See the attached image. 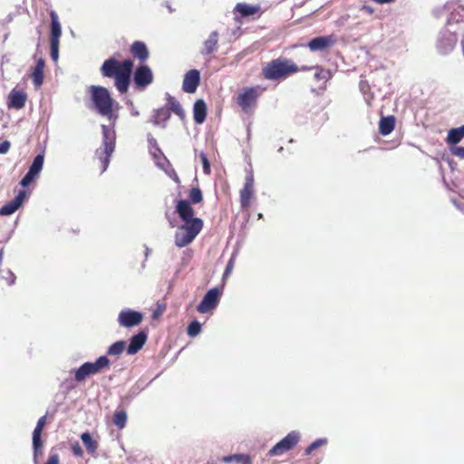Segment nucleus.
<instances>
[{
	"label": "nucleus",
	"instance_id": "1",
	"mask_svg": "<svg viewBox=\"0 0 464 464\" xmlns=\"http://www.w3.org/2000/svg\"><path fill=\"white\" fill-rule=\"evenodd\" d=\"M88 93L92 102V107L101 116L106 117L109 121H112L111 126L102 125V148L96 150V156L100 159L102 163V172L107 170L111 154L115 150V131L114 122L118 118L113 111L114 107L119 104L111 97L109 90L101 85H91L88 88Z\"/></svg>",
	"mask_w": 464,
	"mask_h": 464
},
{
	"label": "nucleus",
	"instance_id": "2",
	"mask_svg": "<svg viewBox=\"0 0 464 464\" xmlns=\"http://www.w3.org/2000/svg\"><path fill=\"white\" fill-rule=\"evenodd\" d=\"M133 66L134 63L130 58L120 62L115 56H111L102 63L100 71L103 77L114 79L116 89L124 94L130 88Z\"/></svg>",
	"mask_w": 464,
	"mask_h": 464
},
{
	"label": "nucleus",
	"instance_id": "3",
	"mask_svg": "<svg viewBox=\"0 0 464 464\" xmlns=\"http://www.w3.org/2000/svg\"><path fill=\"white\" fill-rule=\"evenodd\" d=\"M306 67L299 69L297 65L286 58H277L269 62L262 71L264 77L267 80H278L285 78L289 74L306 70Z\"/></svg>",
	"mask_w": 464,
	"mask_h": 464
},
{
	"label": "nucleus",
	"instance_id": "4",
	"mask_svg": "<svg viewBox=\"0 0 464 464\" xmlns=\"http://www.w3.org/2000/svg\"><path fill=\"white\" fill-rule=\"evenodd\" d=\"M203 227L201 218H194L191 222L185 223L179 227L180 231L175 234V245L179 247H184L190 244L199 234Z\"/></svg>",
	"mask_w": 464,
	"mask_h": 464
},
{
	"label": "nucleus",
	"instance_id": "5",
	"mask_svg": "<svg viewBox=\"0 0 464 464\" xmlns=\"http://www.w3.org/2000/svg\"><path fill=\"white\" fill-rule=\"evenodd\" d=\"M110 365V360L107 356L102 355L95 362H83L79 368L74 369V380L77 382H83L87 377L99 373L103 368Z\"/></svg>",
	"mask_w": 464,
	"mask_h": 464
},
{
	"label": "nucleus",
	"instance_id": "6",
	"mask_svg": "<svg viewBox=\"0 0 464 464\" xmlns=\"http://www.w3.org/2000/svg\"><path fill=\"white\" fill-rule=\"evenodd\" d=\"M51 35H50V55L51 59L56 63L59 58V43L62 35V27L58 15L54 11H51Z\"/></svg>",
	"mask_w": 464,
	"mask_h": 464
},
{
	"label": "nucleus",
	"instance_id": "7",
	"mask_svg": "<svg viewBox=\"0 0 464 464\" xmlns=\"http://www.w3.org/2000/svg\"><path fill=\"white\" fill-rule=\"evenodd\" d=\"M132 81L137 90H145L153 82L152 70L145 63L139 64L133 72Z\"/></svg>",
	"mask_w": 464,
	"mask_h": 464
},
{
	"label": "nucleus",
	"instance_id": "8",
	"mask_svg": "<svg viewBox=\"0 0 464 464\" xmlns=\"http://www.w3.org/2000/svg\"><path fill=\"white\" fill-rule=\"evenodd\" d=\"M300 432L293 430L285 437L279 440L270 450L267 455L269 457L278 456L284 452L291 450L300 440Z\"/></svg>",
	"mask_w": 464,
	"mask_h": 464
},
{
	"label": "nucleus",
	"instance_id": "9",
	"mask_svg": "<svg viewBox=\"0 0 464 464\" xmlns=\"http://www.w3.org/2000/svg\"><path fill=\"white\" fill-rule=\"evenodd\" d=\"M147 140L149 143L150 154L151 155L155 165L159 169L167 172V169L170 167V163L159 147L156 139L150 133H149L147 135Z\"/></svg>",
	"mask_w": 464,
	"mask_h": 464
},
{
	"label": "nucleus",
	"instance_id": "10",
	"mask_svg": "<svg viewBox=\"0 0 464 464\" xmlns=\"http://www.w3.org/2000/svg\"><path fill=\"white\" fill-rule=\"evenodd\" d=\"M143 314L130 308L122 309L118 314V324L124 328H132L141 324Z\"/></svg>",
	"mask_w": 464,
	"mask_h": 464
},
{
	"label": "nucleus",
	"instance_id": "11",
	"mask_svg": "<svg viewBox=\"0 0 464 464\" xmlns=\"http://www.w3.org/2000/svg\"><path fill=\"white\" fill-rule=\"evenodd\" d=\"M222 292L219 288L214 287L209 289L205 295L203 296L202 300L198 304L197 310L200 314H206L209 311L214 310L220 300Z\"/></svg>",
	"mask_w": 464,
	"mask_h": 464
},
{
	"label": "nucleus",
	"instance_id": "12",
	"mask_svg": "<svg viewBox=\"0 0 464 464\" xmlns=\"http://www.w3.org/2000/svg\"><path fill=\"white\" fill-rule=\"evenodd\" d=\"M458 38L457 35L449 29H443L440 32L437 41V50L440 54H448L453 51Z\"/></svg>",
	"mask_w": 464,
	"mask_h": 464
},
{
	"label": "nucleus",
	"instance_id": "13",
	"mask_svg": "<svg viewBox=\"0 0 464 464\" xmlns=\"http://www.w3.org/2000/svg\"><path fill=\"white\" fill-rule=\"evenodd\" d=\"M44 162V153L37 154L32 164L29 167L28 171L25 173V175L20 180V185L24 188L28 187L34 180L36 179V177L40 174V172L43 169Z\"/></svg>",
	"mask_w": 464,
	"mask_h": 464
},
{
	"label": "nucleus",
	"instance_id": "14",
	"mask_svg": "<svg viewBox=\"0 0 464 464\" xmlns=\"http://www.w3.org/2000/svg\"><path fill=\"white\" fill-rule=\"evenodd\" d=\"M336 43V37L334 34L329 35H321L312 38L308 44L307 47L312 52H324L328 48L334 45Z\"/></svg>",
	"mask_w": 464,
	"mask_h": 464
},
{
	"label": "nucleus",
	"instance_id": "15",
	"mask_svg": "<svg viewBox=\"0 0 464 464\" xmlns=\"http://www.w3.org/2000/svg\"><path fill=\"white\" fill-rule=\"evenodd\" d=\"M200 82V72L192 69L186 72L182 82V90L187 93H194Z\"/></svg>",
	"mask_w": 464,
	"mask_h": 464
},
{
	"label": "nucleus",
	"instance_id": "16",
	"mask_svg": "<svg viewBox=\"0 0 464 464\" xmlns=\"http://www.w3.org/2000/svg\"><path fill=\"white\" fill-rule=\"evenodd\" d=\"M257 98V92L255 88L245 89L243 92L238 94L237 104L241 107L242 111L246 113L249 112L252 105L256 102Z\"/></svg>",
	"mask_w": 464,
	"mask_h": 464
},
{
	"label": "nucleus",
	"instance_id": "17",
	"mask_svg": "<svg viewBox=\"0 0 464 464\" xmlns=\"http://www.w3.org/2000/svg\"><path fill=\"white\" fill-rule=\"evenodd\" d=\"M26 197V191L20 190L11 201L0 208V216H10L14 214L23 205Z\"/></svg>",
	"mask_w": 464,
	"mask_h": 464
},
{
	"label": "nucleus",
	"instance_id": "18",
	"mask_svg": "<svg viewBox=\"0 0 464 464\" xmlns=\"http://www.w3.org/2000/svg\"><path fill=\"white\" fill-rule=\"evenodd\" d=\"M148 335L144 331H140L138 334L130 337L129 345L126 347L127 353L129 355L136 354L145 344Z\"/></svg>",
	"mask_w": 464,
	"mask_h": 464
},
{
	"label": "nucleus",
	"instance_id": "19",
	"mask_svg": "<svg viewBox=\"0 0 464 464\" xmlns=\"http://www.w3.org/2000/svg\"><path fill=\"white\" fill-rule=\"evenodd\" d=\"M176 213L185 223L191 222L195 218H193L194 210L190 203L186 199H180L177 202Z\"/></svg>",
	"mask_w": 464,
	"mask_h": 464
},
{
	"label": "nucleus",
	"instance_id": "20",
	"mask_svg": "<svg viewBox=\"0 0 464 464\" xmlns=\"http://www.w3.org/2000/svg\"><path fill=\"white\" fill-rule=\"evenodd\" d=\"M26 98V94L23 91L13 90L8 96L7 106L11 109L20 110L24 107Z\"/></svg>",
	"mask_w": 464,
	"mask_h": 464
},
{
	"label": "nucleus",
	"instance_id": "21",
	"mask_svg": "<svg viewBox=\"0 0 464 464\" xmlns=\"http://www.w3.org/2000/svg\"><path fill=\"white\" fill-rule=\"evenodd\" d=\"M218 31L211 32L208 39L204 41L200 53L202 55H209L215 53L218 50Z\"/></svg>",
	"mask_w": 464,
	"mask_h": 464
},
{
	"label": "nucleus",
	"instance_id": "22",
	"mask_svg": "<svg viewBox=\"0 0 464 464\" xmlns=\"http://www.w3.org/2000/svg\"><path fill=\"white\" fill-rule=\"evenodd\" d=\"M130 53L140 62H144L149 58V50L144 42L135 41L130 48Z\"/></svg>",
	"mask_w": 464,
	"mask_h": 464
},
{
	"label": "nucleus",
	"instance_id": "23",
	"mask_svg": "<svg viewBox=\"0 0 464 464\" xmlns=\"http://www.w3.org/2000/svg\"><path fill=\"white\" fill-rule=\"evenodd\" d=\"M259 10V5H253L246 3H237L234 8L235 14H238L243 18L254 16Z\"/></svg>",
	"mask_w": 464,
	"mask_h": 464
},
{
	"label": "nucleus",
	"instance_id": "24",
	"mask_svg": "<svg viewBox=\"0 0 464 464\" xmlns=\"http://www.w3.org/2000/svg\"><path fill=\"white\" fill-rule=\"evenodd\" d=\"M193 117L197 124H202L207 117V104L202 99L195 102L193 106Z\"/></svg>",
	"mask_w": 464,
	"mask_h": 464
},
{
	"label": "nucleus",
	"instance_id": "25",
	"mask_svg": "<svg viewBox=\"0 0 464 464\" xmlns=\"http://www.w3.org/2000/svg\"><path fill=\"white\" fill-rule=\"evenodd\" d=\"M165 107H167L169 111L173 112L174 114H176L177 116H179V118L180 120H184L185 118V111L182 108V106L180 105L179 102L176 100L175 97H173L172 95H170L169 93H166V105Z\"/></svg>",
	"mask_w": 464,
	"mask_h": 464
},
{
	"label": "nucleus",
	"instance_id": "26",
	"mask_svg": "<svg viewBox=\"0 0 464 464\" xmlns=\"http://www.w3.org/2000/svg\"><path fill=\"white\" fill-rule=\"evenodd\" d=\"M171 114L169 110L167 107H161L160 109L154 110L153 111V119L151 122L154 125L162 124V128L166 127L167 121L169 120Z\"/></svg>",
	"mask_w": 464,
	"mask_h": 464
},
{
	"label": "nucleus",
	"instance_id": "27",
	"mask_svg": "<svg viewBox=\"0 0 464 464\" xmlns=\"http://www.w3.org/2000/svg\"><path fill=\"white\" fill-rule=\"evenodd\" d=\"M394 126V116L382 117L379 122V131L382 135L387 136L393 130Z\"/></svg>",
	"mask_w": 464,
	"mask_h": 464
},
{
	"label": "nucleus",
	"instance_id": "28",
	"mask_svg": "<svg viewBox=\"0 0 464 464\" xmlns=\"http://www.w3.org/2000/svg\"><path fill=\"white\" fill-rule=\"evenodd\" d=\"M464 138V124L458 128L449 130L447 135V142L456 146Z\"/></svg>",
	"mask_w": 464,
	"mask_h": 464
},
{
	"label": "nucleus",
	"instance_id": "29",
	"mask_svg": "<svg viewBox=\"0 0 464 464\" xmlns=\"http://www.w3.org/2000/svg\"><path fill=\"white\" fill-rule=\"evenodd\" d=\"M313 69L315 70V72L314 74V80H316L317 82H322L323 86L320 87V88L321 89H324L326 82L329 79H331V77H332L331 71L327 70V69H324V68H323L321 66H315V67H313Z\"/></svg>",
	"mask_w": 464,
	"mask_h": 464
},
{
	"label": "nucleus",
	"instance_id": "30",
	"mask_svg": "<svg viewBox=\"0 0 464 464\" xmlns=\"http://www.w3.org/2000/svg\"><path fill=\"white\" fill-rule=\"evenodd\" d=\"M225 463L237 462V464H252V459L248 454H232L223 458Z\"/></svg>",
	"mask_w": 464,
	"mask_h": 464
},
{
	"label": "nucleus",
	"instance_id": "31",
	"mask_svg": "<svg viewBox=\"0 0 464 464\" xmlns=\"http://www.w3.org/2000/svg\"><path fill=\"white\" fill-rule=\"evenodd\" d=\"M81 440L86 447L87 451L93 456L96 453L98 448L97 441L92 439L89 432H83L81 435Z\"/></svg>",
	"mask_w": 464,
	"mask_h": 464
},
{
	"label": "nucleus",
	"instance_id": "32",
	"mask_svg": "<svg viewBox=\"0 0 464 464\" xmlns=\"http://www.w3.org/2000/svg\"><path fill=\"white\" fill-rule=\"evenodd\" d=\"M126 349V342L123 340L117 341L111 344L107 349V354L117 356L123 353Z\"/></svg>",
	"mask_w": 464,
	"mask_h": 464
},
{
	"label": "nucleus",
	"instance_id": "33",
	"mask_svg": "<svg viewBox=\"0 0 464 464\" xmlns=\"http://www.w3.org/2000/svg\"><path fill=\"white\" fill-rule=\"evenodd\" d=\"M127 422V413L124 410H117L113 414V423L119 429H123Z\"/></svg>",
	"mask_w": 464,
	"mask_h": 464
},
{
	"label": "nucleus",
	"instance_id": "34",
	"mask_svg": "<svg viewBox=\"0 0 464 464\" xmlns=\"http://www.w3.org/2000/svg\"><path fill=\"white\" fill-rule=\"evenodd\" d=\"M254 189L243 188L240 190V204L243 208H247L250 205V199L253 196Z\"/></svg>",
	"mask_w": 464,
	"mask_h": 464
},
{
	"label": "nucleus",
	"instance_id": "35",
	"mask_svg": "<svg viewBox=\"0 0 464 464\" xmlns=\"http://www.w3.org/2000/svg\"><path fill=\"white\" fill-rule=\"evenodd\" d=\"M46 424V416L41 417L33 431V439L42 440V432L44 425Z\"/></svg>",
	"mask_w": 464,
	"mask_h": 464
},
{
	"label": "nucleus",
	"instance_id": "36",
	"mask_svg": "<svg viewBox=\"0 0 464 464\" xmlns=\"http://www.w3.org/2000/svg\"><path fill=\"white\" fill-rule=\"evenodd\" d=\"M201 324L198 321L194 320L188 325L187 334L190 337H195L201 332Z\"/></svg>",
	"mask_w": 464,
	"mask_h": 464
},
{
	"label": "nucleus",
	"instance_id": "37",
	"mask_svg": "<svg viewBox=\"0 0 464 464\" xmlns=\"http://www.w3.org/2000/svg\"><path fill=\"white\" fill-rule=\"evenodd\" d=\"M327 444V439L325 438H321V439H317L315 440L314 441H313L305 450H304V455L308 456V455H311L312 452L318 449L319 447L321 446H324V445H326Z\"/></svg>",
	"mask_w": 464,
	"mask_h": 464
},
{
	"label": "nucleus",
	"instance_id": "38",
	"mask_svg": "<svg viewBox=\"0 0 464 464\" xmlns=\"http://www.w3.org/2000/svg\"><path fill=\"white\" fill-rule=\"evenodd\" d=\"M31 77L33 80L34 85L38 88L40 87L44 82V71L34 68L33 72L31 73Z\"/></svg>",
	"mask_w": 464,
	"mask_h": 464
},
{
	"label": "nucleus",
	"instance_id": "39",
	"mask_svg": "<svg viewBox=\"0 0 464 464\" xmlns=\"http://www.w3.org/2000/svg\"><path fill=\"white\" fill-rule=\"evenodd\" d=\"M188 197L193 204H198L202 201V191L198 187L192 188L189 191Z\"/></svg>",
	"mask_w": 464,
	"mask_h": 464
},
{
	"label": "nucleus",
	"instance_id": "40",
	"mask_svg": "<svg viewBox=\"0 0 464 464\" xmlns=\"http://www.w3.org/2000/svg\"><path fill=\"white\" fill-rule=\"evenodd\" d=\"M43 440L38 439H33V450H34V461L36 464L38 461V456L42 454Z\"/></svg>",
	"mask_w": 464,
	"mask_h": 464
},
{
	"label": "nucleus",
	"instance_id": "41",
	"mask_svg": "<svg viewBox=\"0 0 464 464\" xmlns=\"http://www.w3.org/2000/svg\"><path fill=\"white\" fill-rule=\"evenodd\" d=\"M458 5V2H448L441 8H437L433 11L434 14L439 17L441 15L442 11L449 12L451 9H454L455 5Z\"/></svg>",
	"mask_w": 464,
	"mask_h": 464
},
{
	"label": "nucleus",
	"instance_id": "42",
	"mask_svg": "<svg viewBox=\"0 0 464 464\" xmlns=\"http://www.w3.org/2000/svg\"><path fill=\"white\" fill-rule=\"evenodd\" d=\"M199 158L202 162L203 170L206 174H208L210 172V162L207 157V155L204 152L199 153Z\"/></svg>",
	"mask_w": 464,
	"mask_h": 464
},
{
	"label": "nucleus",
	"instance_id": "43",
	"mask_svg": "<svg viewBox=\"0 0 464 464\" xmlns=\"http://www.w3.org/2000/svg\"><path fill=\"white\" fill-rule=\"evenodd\" d=\"M234 263H235V256L233 255L226 266V268H225V271L223 274L224 279L231 274L233 267H234Z\"/></svg>",
	"mask_w": 464,
	"mask_h": 464
},
{
	"label": "nucleus",
	"instance_id": "44",
	"mask_svg": "<svg viewBox=\"0 0 464 464\" xmlns=\"http://www.w3.org/2000/svg\"><path fill=\"white\" fill-rule=\"evenodd\" d=\"M450 152L452 155L464 160V147L461 146H452L450 148Z\"/></svg>",
	"mask_w": 464,
	"mask_h": 464
},
{
	"label": "nucleus",
	"instance_id": "45",
	"mask_svg": "<svg viewBox=\"0 0 464 464\" xmlns=\"http://www.w3.org/2000/svg\"><path fill=\"white\" fill-rule=\"evenodd\" d=\"M9 285H14L15 284L16 276L14 272L10 269L6 271V275L3 276Z\"/></svg>",
	"mask_w": 464,
	"mask_h": 464
},
{
	"label": "nucleus",
	"instance_id": "46",
	"mask_svg": "<svg viewBox=\"0 0 464 464\" xmlns=\"http://www.w3.org/2000/svg\"><path fill=\"white\" fill-rule=\"evenodd\" d=\"M244 188L254 189V176L251 172L246 177Z\"/></svg>",
	"mask_w": 464,
	"mask_h": 464
},
{
	"label": "nucleus",
	"instance_id": "47",
	"mask_svg": "<svg viewBox=\"0 0 464 464\" xmlns=\"http://www.w3.org/2000/svg\"><path fill=\"white\" fill-rule=\"evenodd\" d=\"M72 451L77 457H82L83 454L82 449L79 442H74L72 444Z\"/></svg>",
	"mask_w": 464,
	"mask_h": 464
},
{
	"label": "nucleus",
	"instance_id": "48",
	"mask_svg": "<svg viewBox=\"0 0 464 464\" xmlns=\"http://www.w3.org/2000/svg\"><path fill=\"white\" fill-rule=\"evenodd\" d=\"M11 143L8 140L0 142V154H5L10 150Z\"/></svg>",
	"mask_w": 464,
	"mask_h": 464
},
{
	"label": "nucleus",
	"instance_id": "49",
	"mask_svg": "<svg viewBox=\"0 0 464 464\" xmlns=\"http://www.w3.org/2000/svg\"><path fill=\"white\" fill-rule=\"evenodd\" d=\"M464 17V14H455L454 12L451 13L450 18L449 19V24H450L451 21H456L457 23L461 20Z\"/></svg>",
	"mask_w": 464,
	"mask_h": 464
},
{
	"label": "nucleus",
	"instance_id": "50",
	"mask_svg": "<svg viewBox=\"0 0 464 464\" xmlns=\"http://www.w3.org/2000/svg\"><path fill=\"white\" fill-rule=\"evenodd\" d=\"M46 464H59V456L57 454L51 455Z\"/></svg>",
	"mask_w": 464,
	"mask_h": 464
},
{
	"label": "nucleus",
	"instance_id": "51",
	"mask_svg": "<svg viewBox=\"0 0 464 464\" xmlns=\"http://www.w3.org/2000/svg\"><path fill=\"white\" fill-rule=\"evenodd\" d=\"M45 65V62L44 58H39L36 62L34 68L44 71Z\"/></svg>",
	"mask_w": 464,
	"mask_h": 464
},
{
	"label": "nucleus",
	"instance_id": "52",
	"mask_svg": "<svg viewBox=\"0 0 464 464\" xmlns=\"http://www.w3.org/2000/svg\"><path fill=\"white\" fill-rule=\"evenodd\" d=\"M369 89H370V86L366 82H364V81L360 82V90L362 92L366 93L369 91Z\"/></svg>",
	"mask_w": 464,
	"mask_h": 464
},
{
	"label": "nucleus",
	"instance_id": "53",
	"mask_svg": "<svg viewBox=\"0 0 464 464\" xmlns=\"http://www.w3.org/2000/svg\"><path fill=\"white\" fill-rule=\"evenodd\" d=\"M163 312V308L159 306L157 310H155L152 314V317L153 318H157L158 316H160Z\"/></svg>",
	"mask_w": 464,
	"mask_h": 464
},
{
	"label": "nucleus",
	"instance_id": "54",
	"mask_svg": "<svg viewBox=\"0 0 464 464\" xmlns=\"http://www.w3.org/2000/svg\"><path fill=\"white\" fill-rule=\"evenodd\" d=\"M373 1L377 4L383 5V4H390V3L393 2L394 0H373Z\"/></svg>",
	"mask_w": 464,
	"mask_h": 464
},
{
	"label": "nucleus",
	"instance_id": "55",
	"mask_svg": "<svg viewBox=\"0 0 464 464\" xmlns=\"http://www.w3.org/2000/svg\"><path fill=\"white\" fill-rule=\"evenodd\" d=\"M150 253H151V250L147 246H145V253H144V255H145V258L146 259L149 257Z\"/></svg>",
	"mask_w": 464,
	"mask_h": 464
},
{
	"label": "nucleus",
	"instance_id": "56",
	"mask_svg": "<svg viewBox=\"0 0 464 464\" xmlns=\"http://www.w3.org/2000/svg\"><path fill=\"white\" fill-rule=\"evenodd\" d=\"M130 114L132 116H138L140 114V112L136 109L132 108L131 111H130Z\"/></svg>",
	"mask_w": 464,
	"mask_h": 464
},
{
	"label": "nucleus",
	"instance_id": "57",
	"mask_svg": "<svg viewBox=\"0 0 464 464\" xmlns=\"http://www.w3.org/2000/svg\"><path fill=\"white\" fill-rule=\"evenodd\" d=\"M3 257H4V250H3V249H1V250H0V264H1V263H2V261H3Z\"/></svg>",
	"mask_w": 464,
	"mask_h": 464
},
{
	"label": "nucleus",
	"instance_id": "58",
	"mask_svg": "<svg viewBox=\"0 0 464 464\" xmlns=\"http://www.w3.org/2000/svg\"><path fill=\"white\" fill-rule=\"evenodd\" d=\"M174 180L178 183L179 182V179L176 173H174Z\"/></svg>",
	"mask_w": 464,
	"mask_h": 464
},
{
	"label": "nucleus",
	"instance_id": "59",
	"mask_svg": "<svg viewBox=\"0 0 464 464\" xmlns=\"http://www.w3.org/2000/svg\"><path fill=\"white\" fill-rule=\"evenodd\" d=\"M167 218H168V219H169V221L170 226H171V227H175V225L172 223V221L170 220V218H169V215H168V214H167Z\"/></svg>",
	"mask_w": 464,
	"mask_h": 464
},
{
	"label": "nucleus",
	"instance_id": "60",
	"mask_svg": "<svg viewBox=\"0 0 464 464\" xmlns=\"http://www.w3.org/2000/svg\"><path fill=\"white\" fill-rule=\"evenodd\" d=\"M257 217H258V218H263V214H262V213H259V214L257 215Z\"/></svg>",
	"mask_w": 464,
	"mask_h": 464
},
{
	"label": "nucleus",
	"instance_id": "61",
	"mask_svg": "<svg viewBox=\"0 0 464 464\" xmlns=\"http://www.w3.org/2000/svg\"><path fill=\"white\" fill-rule=\"evenodd\" d=\"M364 100L367 101V103H370V101H368L367 97H364Z\"/></svg>",
	"mask_w": 464,
	"mask_h": 464
},
{
	"label": "nucleus",
	"instance_id": "62",
	"mask_svg": "<svg viewBox=\"0 0 464 464\" xmlns=\"http://www.w3.org/2000/svg\"><path fill=\"white\" fill-rule=\"evenodd\" d=\"M364 100L367 101V103H370V101H368L367 97H364Z\"/></svg>",
	"mask_w": 464,
	"mask_h": 464
},
{
	"label": "nucleus",
	"instance_id": "63",
	"mask_svg": "<svg viewBox=\"0 0 464 464\" xmlns=\"http://www.w3.org/2000/svg\"><path fill=\"white\" fill-rule=\"evenodd\" d=\"M364 100L367 101V103H370V101H368L367 97H364Z\"/></svg>",
	"mask_w": 464,
	"mask_h": 464
},
{
	"label": "nucleus",
	"instance_id": "64",
	"mask_svg": "<svg viewBox=\"0 0 464 464\" xmlns=\"http://www.w3.org/2000/svg\"><path fill=\"white\" fill-rule=\"evenodd\" d=\"M453 203L456 207L459 208L456 201H453Z\"/></svg>",
	"mask_w": 464,
	"mask_h": 464
}]
</instances>
